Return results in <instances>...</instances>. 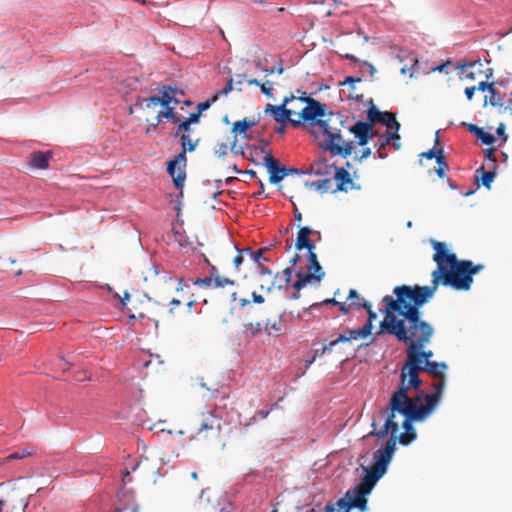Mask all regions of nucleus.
I'll use <instances>...</instances> for the list:
<instances>
[{"mask_svg": "<svg viewBox=\"0 0 512 512\" xmlns=\"http://www.w3.org/2000/svg\"><path fill=\"white\" fill-rule=\"evenodd\" d=\"M326 115H336L338 118H342V115L340 113L334 114L331 111L328 112V107L326 104L321 103L317 100H309L308 106H305L298 113V120H301L302 125L309 124L311 126L316 121L324 118Z\"/></svg>", "mask_w": 512, "mask_h": 512, "instance_id": "1a4fd4ad", "label": "nucleus"}, {"mask_svg": "<svg viewBox=\"0 0 512 512\" xmlns=\"http://www.w3.org/2000/svg\"><path fill=\"white\" fill-rule=\"evenodd\" d=\"M186 153L187 152L185 151V149H181V151L177 155H175L171 160L180 167L185 169L187 163Z\"/></svg>", "mask_w": 512, "mask_h": 512, "instance_id": "864d4df0", "label": "nucleus"}, {"mask_svg": "<svg viewBox=\"0 0 512 512\" xmlns=\"http://www.w3.org/2000/svg\"><path fill=\"white\" fill-rule=\"evenodd\" d=\"M294 272V268L287 267L282 271L281 276L279 273L275 275V279L272 282V285L269 288H288L290 285V281L292 278V274Z\"/></svg>", "mask_w": 512, "mask_h": 512, "instance_id": "4be33fe9", "label": "nucleus"}, {"mask_svg": "<svg viewBox=\"0 0 512 512\" xmlns=\"http://www.w3.org/2000/svg\"><path fill=\"white\" fill-rule=\"evenodd\" d=\"M421 371H425L433 375L434 377H438V381H443L445 383L444 370L447 369V365L444 362H429L428 364L421 365Z\"/></svg>", "mask_w": 512, "mask_h": 512, "instance_id": "5701e85b", "label": "nucleus"}, {"mask_svg": "<svg viewBox=\"0 0 512 512\" xmlns=\"http://www.w3.org/2000/svg\"><path fill=\"white\" fill-rule=\"evenodd\" d=\"M400 127H401L400 123L395 122V124H393V127L390 128V130H388V132L386 133L387 140H389L390 143L393 141H400V135H399Z\"/></svg>", "mask_w": 512, "mask_h": 512, "instance_id": "49530a36", "label": "nucleus"}, {"mask_svg": "<svg viewBox=\"0 0 512 512\" xmlns=\"http://www.w3.org/2000/svg\"><path fill=\"white\" fill-rule=\"evenodd\" d=\"M166 165L167 173L169 176H171L174 187L177 190H183L184 183L186 180L185 169L177 165L171 159L167 161Z\"/></svg>", "mask_w": 512, "mask_h": 512, "instance_id": "f3484780", "label": "nucleus"}, {"mask_svg": "<svg viewBox=\"0 0 512 512\" xmlns=\"http://www.w3.org/2000/svg\"><path fill=\"white\" fill-rule=\"evenodd\" d=\"M161 93V107L171 106V104L177 105L180 100L175 96L168 94L167 91H160Z\"/></svg>", "mask_w": 512, "mask_h": 512, "instance_id": "79ce46f5", "label": "nucleus"}, {"mask_svg": "<svg viewBox=\"0 0 512 512\" xmlns=\"http://www.w3.org/2000/svg\"><path fill=\"white\" fill-rule=\"evenodd\" d=\"M270 249V246L263 247L259 250H252L250 247L242 249L244 255H248L254 264H260V262H269V258L264 256V253Z\"/></svg>", "mask_w": 512, "mask_h": 512, "instance_id": "b1692460", "label": "nucleus"}, {"mask_svg": "<svg viewBox=\"0 0 512 512\" xmlns=\"http://www.w3.org/2000/svg\"><path fill=\"white\" fill-rule=\"evenodd\" d=\"M158 89L159 91H167L168 94H178V95H184V90L177 87V86H172V85H164V84H159L158 85Z\"/></svg>", "mask_w": 512, "mask_h": 512, "instance_id": "3c124183", "label": "nucleus"}, {"mask_svg": "<svg viewBox=\"0 0 512 512\" xmlns=\"http://www.w3.org/2000/svg\"><path fill=\"white\" fill-rule=\"evenodd\" d=\"M396 299L384 297L386 302V315H395L397 312L405 320H417L420 318L419 307L426 303L435 290H393Z\"/></svg>", "mask_w": 512, "mask_h": 512, "instance_id": "20e7f679", "label": "nucleus"}, {"mask_svg": "<svg viewBox=\"0 0 512 512\" xmlns=\"http://www.w3.org/2000/svg\"><path fill=\"white\" fill-rule=\"evenodd\" d=\"M179 194L175 195L173 199H171L170 203L173 204L175 211L177 212V215L180 214L182 210V199H183V191L179 190Z\"/></svg>", "mask_w": 512, "mask_h": 512, "instance_id": "5fc2aeb1", "label": "nucleus"}, {"mask_svg": "<svg viewBox=\"0 0 512 512\" xmlns=\"http://www.w3.org/2000/svg\"><path fill=\"white\" fill-rule=\"evenodd\" d=\"M163 365L164 362L159 355H150V359L144 363L146 369H151L154 372H159Z\"/></svg>", "mask_w": 512, "mask_h": 512, "instance_id": "f704fd0d", "label": "nucleus"}, {"mask_svg": "<svg viewBox=\"0 0 512 512\" xmlns=\"http://www.w3.org/2000/svg\"><path fill=\"white\" fill-rule=\"evenodd\" d=\"M162 108L164 109V111H162V117H165V120L177 123L180 122L181 119H183V116L176 112L174 106H166Z\"/></svg>", "mask_w": 512, "mask_h": 512, "instance_id": "72a5a7b5", "label": "nucleus"}, {"mask_svg": "<svg viewBox=\"0 0 512 512\" xmlns=\"http://www.w3.org/2000/svg\"><path fill=\"white\" fill-rule=\"evenodd\" d=\"M218 99V94H214L211 98L199 102L197 104V112L202 114L204 111L208 110Z\"/></svg>", "mask_w": 512, "mask_h": 512, "instance_id": "a18cd8bd", "label": "nucleus"}, {"mask_svg": "<svg viewBox=\"0 0 512 512\" xmlns=\"http://www.w3.org/2000/svg\"><path fill=\"white\" fill-rule=\"evenodd\" d=\"M460 126L466 128L475 137H477L479 135V133L483 130L482 127H479L476 124L467 123V122H461Z\"/></svg>", "mask_w": 512, "mask_h": 512, "instance_id": "13d9d810", "label": "nucleus"}, {"mask_svg": "<svg viewBox=\"0 0 512 512\" xmlns=\"http://www.w3.org/2000/svg\"><path fill=\"white\" fill-rule=\"evenodd\" d=\"M256 124H257L256 120H250V119L245 118L243 120L236 121L233 124L232 131L235 134H238V135H240L242 137H248L247 136L248 130L251 129Z\"/></svg>", "mask_w": 512, "mask_h": 512, "instance_id": "393cba45", "label": "nucleus"}, {"mask_svg": "<svg viewBox=\"0 0 512 512\" xmlns=\"http://www.w3.org/2000/svg\"><path fill=\"white\" fill-rule=\"evenodd\" d=\"M355 143L356 142L352 141V140H349V141L344 140V142L340 145V147L336 151L335 157L339 156L344 159L349 157L352 154L353 150L355 149Z\"/></svg>", "mask_w": 512, "mask_h": 512, "instance_id": "c756f323", "label": "nucleus"}, {"mask_svg": "<svg viewBox=\"0 0 512 512\" xmlns=\"http://www.w3.org/2000/svg\"><path fill=\"white\" fill-rule=\"evenodd\" d=\"M295 241V249L297 251L302 250H315L316 245L313 240L310 239L312 235H318V240L321 239V233L318 230L311 228L310 226H299Z\"/></svg>", "mask_w": 512, "mask_h": 512, "instance_id": "f8f14e48", "label": "nucleus"}, {"mask_svg": "<svg viewBox=\"0 0 512 512\" xmlns=\"http://www.w3.org/2000/svg\"><path fill=\"white\" fill-rule=\"evenodd\" d=\"M409 326H405V320H399L395 315H386L384 321L381 322V327L387 333L396 336V338L409 345L417 344L427 330L429 331V341L433 335V328L425 321L420 320H406Z\"/></svg>", "mask_w": 512, "mask_h": 512, "instance_id": "39448f33", "label": "nucleus"}, {"mask_svg": "<svg viewBox=\"0 0 512 512\" xmlns=\"http://www.w3.org/2000/svg\"><path fill=\"white\" fill-rule=\"evenodd\" d=\"M109 292H112V296L119 300V303L121 304L122 307H125L127 305V302L130 301L131 295L127 290H124L123 296L119 295L114 290H109Z\"/></svg>", "mask_w": 512, "mask_h": 512, "instance_id": "6e6d98bb", "label": "nucleus"}, {"mask_svg": "<svg viewBox=\"0 0 512 512\" xmlns=\"http://www.w3.org/2000/svg\"><path fill=\"white\" fill-rule=\"evenodd\" d=\"M175 280L178 282L180 288H189L190 285L209 287L212 283L211 276L190 277L188 281L185 278H176Z\"/></svg>", "mask_w": 512, "mask_h": 512, "instance_id": "412c9836", "label": "nucleus"}, {"mask_svg": "<svg viewBox=\"0 0 512 512\" xmlns=\"http://www.w3.org/2000/svg\"><path fill=\"white\" fill-rule=\"evenodd\" d=\"M271 85V82L270 81H266L264 83H261L260 85V91L268 98H273L274 95H273V91H272V88L269 86Z\"/></svg>", "mask_w": 512, "mask_h": 512, "instance_id": "0e129e2a", "label": "nucleus"}, {"mask_svg": "<svg viewBox=\"0 0 512 512\" xmlns=\"http://www.w3.org/2000/svg\"><path fill=\"white\" fill-rule=\"evenodd\" d=\"M495 148L494 147H490V148H487L486 150H484V159L486 161H490L493 164L496 165V162H497V157L495 155Z\"/></svg>", "mask_w": 512, "mask_h": 512, "instance_id": "680f3d73", "label": "nucleus"}, {"mask_svg": "<svg viewBox=\"0 0 512 512\" xmlns=\"http://www.w3.org/2000/svg\"><path fill=\"white\" fill-rule=\"evenodd\" d=\"M372 492L370 488L366 485H363V482L360 481L358 485H356L353 489H349L343 498H340L335 506L339 509H344L345 512H348L350 509H358L360 512L366 511L368 499L367 496Z\"/></svg>", "mask_w": 512, "mask_h": 512, "instance_id": "0eeeda50", "label": "nucleus"}, {"mask_svg": "<svg viewBox=\"0 0 512 512\" xmlns=\"http://www.w3.org/2000/svg\"><path fill=\"white\" fill-rule=\"evenodd\" d=\"M344 142L343 135L339 128H334L325 139L319 143V150L322 152H328L331 157H335V153Z\"/></svg>", "mask_w": 512, "mask_h": 512, "instance_id": "ddd939ff", "label": "nucleus"}, {"mask_svg": "<svg viewBox=\"0 0 512 512\" xmlns=\"http://www.w3.org/2000/svg\"><path fill=\"white\" fill-rule=\"evenodd\" d=\"M295 276V281L288 288H305L308 284L315 285L320 283L324 278L321 274L308 270L307 272L298 271Z\"/></svg>", "mask_w": 512, "mask_h": 512, "instance_id": "dca6fc26", "label": "nucleus"}, {"mask_svg": "<svg viewBox=\"0 0 512 512\" xmlns=\"http://www.w3.org/2000/svg\"><path fill=\"white\" fill-rule=\"evenodd\" d=\"M247 149H252L256 154H264L262 165L269 174V182L273 185L281 183L286 177V166L275 158L270 151L258 148L255 145L245 144Z\"/></svg>", "mask_w": 512, "mask_h": 512, "instance_id": "6e6552de", "label": "nucleus"}, {"mask_svg": "<svg viewBox=\"0 0 512 512\" xmlns=\"http://www.w3.org/2000/svg\"><path fill=\"white\" fill-rule=\"evenodd\" d=\"M199 144V139L192 141L188 134H182L180 136L181 149H185L186 152H193Z\"/></svg>", "mask_w": 512, "mask_h": 512, "instance_id": "473e14b6", "label": "nucleus"}, {"mask_svg": "<svg viewBox=\"0 0 512 512\" xmlns=\"http://www.w3.org/2000/svg\"><path fill=\"white\" fill-rule=\"evenodd\" d=\"M476 65H481V59H477V60H471V61H467V60H463L462 62H460L457 66H456V69L460 72V73H463L465 71L466 68H475Z\"/></svg>", "mask_w": 512, "mask_h": 512, "instance_id": "8fccbe9b", "label": "nucleus"}, {"mask_svg": "<svg viewBox=\"0 0 512 512\" xmlns=\"http://www.w3.org/2000/svg\"><path fill=\"white\" fill-rule=\"evenodd\" d=\"M209 276H211V280H214L215 288H222L225 285L234 286L236 284L235 281L230 278L219 276L215 266H211Z\"/></svg>", "mask_w": 512, "mask_h": 512, "instance_id": "c85d7f7f", "label": "nucleus"}, {"mask_svg": "<svg viewBox=\"0 0 512 512\" xmlns=\"http://www.w3.org/2000/svg\"><path fill=\"white\" fill-rule=\"evenodd\" d=\"M436 164H437V169L435 170L436 175L440 179H444L446 176V171L449 169V165L445 158V154L437 157Z\"/></svg>", "mask_w": 512, "mask_h": 512, "instance_id": "c9c22d12", "label": "nucleus"}, {"mask_svg": "<svg viewBox=\"0 0 512 512\" xmlns=\"http://www.w3.org/2000/svg\"><path fill=\"white\" fill-rule=\"evenodd\" d=\"M483 145L492 146L496 142L494 134L485 131L484 129L476 137Z\"/></svg>", "mask_w": 512, "mask_h": 512, "instance_id": "a19ab883", "label": "nucleus"}, {"mask_svg": "<svg viewBox=\"0 0 512 512\" xmlns=\"http://www.w3.org/2000/svg\"><path fill=\"white\" fill-rule=\"evenodd\" d=\"M371 321H368L363 327L358 329H348L344 333L340 334L335 340H333V344H338L342 342L348 341H357L363 338L368 337L372 331Z\"/></svg>", "mask_w": 512, "mask_h": 512, "instance_id": "4468645a", "label": "nucleus"}, {"mask_svg": "<svg viewBox=\"0 0 512 512\" xmlns=\"http://www.w3.org/2000/svg\"><path fill=\"white\" fill-rule=\"evenodd\" d=\"M198 429L192 436V440L203 444H213L221 438V418L212 410H206L198 416Z\"/></svg>", "mask_w": 512, "mask_h": 512, "instance_id": "423d86ee", "label": "nucleus"}, {"mask_svg": "<svg viewBox=\"0 0 512 512\" xmlns=\"http://www.w3.org/2000/svg\"><path fill=\"white\" fill-rule=\"evenodd\" d=\"M429 342V331L427 330L417 344L408 345L407 360L401 368L400 385L390 397L394 409H399L404 405L407 411H410L415 417L423 415L430 417L440 403L444 391L443 381L433 383V393L427 394L419 390L422 385V380L419 377L421 365L431 362L430 358L433 356L431 350L422 351Z\"/></svg>", "mask_w": 512, "mask_h": 512, "instance_id": "f257e3e1", "label": "nucleus"}, {"mask_svg": "<svg viewBox=\"0 0 512 512\" xmlns=\"http://www.w3.org/2000/svg\"><path fill=\"white\" fill-rule=\"evenodd\" d=\"M33 453H34V451L32 449L23 448V449L17 450L15 452L9 454L7 457L4 458V462L23 459L27 456L32 455Z\"/></svg>", "mask_w": 512, "mask_h": 512, "instance_id": "4c0bfd02", "label": "nucleus"}, {"mask_svg": "<svg viewBox=\"0 0 512 512\" xmlns=\"http://www.w3.org/2000/svg\"><path fill=\"white\" fill-rule=\"evenodd\" d=\"M363 80L360 76H346L342 82L339 83L340 86L349 85V87L354 90L355 84L359 83Z\"/></svg>", "mask_w": 512, "mask_h": 512, "instance_id": "603ef678", "label": "nucleus"}, {"mask_svg": "<svg viewBox=\"0 0 512 512\" xmlns=\"http://www.w3.org/2000/svg\"><path fill=\"white\" fill-rule=\"evenodd\" d=\"M146 108H150L152 105H160L161 106V96L159 95H151L148 98L144 99Z\"/></svg>", "mask_w": 512, "mask_h": 512, "instance_id": "e2e57ef3", "label": "nucleus"}, {"mask_svg": "<svg viewBox=\"0 0 512 512\" xmlns=\"http://www.w3.org/2000/svg\"><path fill=\"white\" fill-rule=\"evenodd\" d=\"M489 93H490V99L488 101V97L485 96L484 106H486L489 103L491 106L499 107L500 109L503 108L504 102H503V97L501 96V94L495 88L492 89Z\"/></svg>", "mask_w": 512, "mask_h": 512, "instance_id": "7c9ffc66", "label": "nucleus"}, {"mask_svg": "<svg viewBox=\"0 0 512 512\" xmlns=\"http://www.w3.org/2000/svg\"><path fill=\"white\" fill-rule=\"evenodd\" d=\"M347 301L349 303L339 302L335 298H333V299H327L323 303H325V304L331 303V304L337 305V306H339V309L343 313H348L352 307H356V308L363 307V303L361 302V301H363V299L360 298V296L357 293V290H349V294L347 296Z\"/></svg>", "mask_w": 512, "mask_h": 512, "instance_id": "2eb2a0df", "label": "nucleus"}, {"mask_svg": "<svg viewBox=\"0 0 512 512\" xmlns=\"http://www.w3.org/2000/svg\"><path fill=\"white\" fill-rule=\"evenodd\" d=\"M434 249L433 261L436 269L432 272V286L429 285H396L394 288H470L473 277L484 269L483 264H474L471 260H460L447 248L445 242L431 240Z\"/></svg>", "mask_w": 512, "mask_h": 512, "instance_id": "7ed1b4c3", "label": "nucleus"}, {"mask_svg": "<svg viewBox=\"0 0 512 512\" xmlns=\"http://www.w3.org/2000/svg\"><path fill=\"white\" fill-rule=\"evenodd\" d=\"M264 112L269 114L273 120L277 123L286 125L290 123L291 126L298 128L302 126L301 120H296L291 118L292 115L296 114V112L290 108H284V106L267 104Z\"/></svg>", "mask_w": 512, "mask_h": 512, "instance_id": "9d476101", "label": "nucleus"}, {"mask_svg": "<svg viewBox=\"0 0 512 512\" xmlns=\"http://www.w3.org/2000/svg\"><path fill=\"white\" fill-rule=\"evenodd\" d=\"M235 249L237 250V255L233 259V265L236 270L239 269V267L244 262V253L242 252V249H239L237 245H235Z\"/></svg>", "mask_w": 512, "mask_h": 512, "instance_id": "052dcab7", "label": "nucleus"}, {"mask_svg": "<svg viewBox=\"0 0 512 512\" xmlns=\"http://www.w3.org/2000/svg\"><path fill=\"white\" fill-rule=\"evenodd\" d=\"M52 157L50 151H34L30 154V165L37 169H46Z\"/></svg>", "mask_w": 512, "mask_h": 512, "instance_id": "aec40b11", "label": "nucleus"}, {"mask_svg": "<svg viewBox=\"0 0 512 512\" xmlns=\"http://www.w3.org/2000/svg\"><path fill=\"white\" fill-rule=\"evenodd\" d=\"M331 179L337 182L336 189L333 190V193L337 191L347 192V185L352 184V178L349 171L346 168L339 167L337 165L334 167V176Z\"/></svg>", "mask_w": 512, "mask_h": 512, "instance_id": "6ab92c4d", "label": "nucleus"}, {"mask_svg": "<svg viewBox=\"0 0 512 512\" xmlns=\"http://www.w3.org/2000/svg\"><path fill=\"white\" fill-rule=\"evenodd\" d=\"M348 131L357 139L359 146H366L374 137L373 125L364 120H357L353 125L349 126Z\"/></svg>", "mask_w": 512, "mask_h": 512, "instance_id": "9b49d317", "label": "nucleus"}, {"mask_svg": "<svg viewBox=\"0 0 512 512\" xmlns=\"http://www.w3.org/2000/svg\"><path fill=\"white\" fill-rule=\"evenodd\" d=\"M334 167H336V164H331L328 166H311L308 171L311 172V175L329 176L331 171L334 170Z\"/></svg>", "mask_w": 512, "mask_h": 512, "instance_id": "e433bc0d", "label": "nucleus"}, {"mask_svg": "<svg viewBox=\"0 0 512 512\" xmlns=\"http://www.w3.org/2000/svg\"><path fill=\"white\" fill-rule=\"evenodd\" d=\"M261 329V324L259 322L244 325V333L250 337H255Z\"/></svg>", "mask_w": 512, "mask_h": 512, "instance_id": "37998d69", "label": "nucleus"}, {"mask_svg": "<svg viewBox=\"0 0 512 512\" xmlns=\"http://www.w3.org/2000/svg\"><path fill=\"white\" fill-rule=\"evenodd\" d=\"M382 111L378 109L375 105H372V107H368L367 110V119L364 120V122H369L370 125H373L378 119L379 115Z\"/></svg>", "mask_w": 512, "mask_h": 512, "instance_id": "c03bdc74", "label": "nucleus"}, {"mask_svg": "<svg viewBox=\"0 0 512 512\" xmlns=\"http://www.w3.org/2000/svg\"><path fill=\"white\" fill-rule=\"evenodd\" d=\"M336 345H337V344H333V341H331V342L329 343V345H323L320 349H316V350H314V355H313V356H314L315 358H317V357H321V356H323V355L325 354V352H327V351H331V350H332V348H333L334 346H336Z\"/></svg>", "mask_w": 512, "mask_h": 512, "instance_id": "69168bd1", "label": "nucleus"}, {"mask_svg": "<svg viewBox=\"0 0 512 512\" xmlns=\"http://www.w3.org/2000/svg\"><path fill=\"white\" fill-rule=\"evenodd\" d=\"M177 124L178 126L176 129L169 133L170 137L177 138L182 134H187L191 130L184 119H181L180 122H177Z\"/></svg>", "mask_w": 512, "mask_h": 512, "instance_id": "ea45409f", "label": "nucleus"}, {"mask_svg": "<svg viewBox=\"0 0 512 512\" xmlns=\"http://www.w3.org/2000/svg\"><path fill=\"white\" fill-rule=\"evenodd\" d=\"M506 126L504 123H500L496 128V134L500 138L502 142H506L508 140V134L506 133Z\"/></svg>", "mask_w": 512, "mask_h": 512, "instance_id": "774afa93", "label": "nucleus"}, {"mask_svg": "<svg viewBox=\"0 0 512 512\" xmlns=\"http://www.w3.org/2000/svg\"><path fill=\"white\" fill-rule=\"evenodd\" d=\"M365 70H366V71H367L371 76H373V75L377 72V70H376L375 66H374L371 62H369V61H367V60H363V61H361V67H360L359 72H360L361 74H364Z\"/></svg>", "mask_w": 512, "mask_h": 512, "instance_id": "4d7b16f0", "label": "nucleus"}, {"mask_svg": "<svg viewBox=\"0 0 512 512\" xmlns=\"http://www.w3.org/2000/svg\"><path fill=\"white\" fill-rule=\"evenodd\" d=\"M497 175V165H491L489 170L480 166L475 171V182L479 185L481 183L487 189H491V185Z\"/></svg>", "mask_w": 512, "mask_h": 512, "instance_id": "a211bd4d", "label": "nucleus"}, {"mask_svg": "<svg viewBox=\"0 0 512 512\" xmlns=\"http://www.w3.org/2000/svg\"><path fill=\"white\" fill-rule=\"evenodd\" d=\"M285 329V324L282 319V316H279L277 319L271 321L268 320L265 325V330L269 335H279Z\"/></svg>", "mask_w": 512, "mask_h": 512, "instance_id": "cd10ccee", "label": "nucleus"}, {"mask_svg": "<svg viewBox=\"0 0 512 512\" xmlns=\"http://www.w3.org/2000/svg\"><path fill=\"white\" fill-rule=\"evenodd\" d=\"M140 318H141V324L145 328H148V332L150 331L151 328H153L154 331L157 332L158 326H159L158 320H155V319H152L149 317H145L143 314L140 315Z\"/></svg>", "mask_w": 512, "mask_h": 512, "instance_id": "de8ad7c7", "label": "nucleus"}, {"mask_svg": "<svg viewBox=\"0 0 512 512\" xmlns=\"http://www.w3.org/2000/svg\"><path fill=\"white\" fill-rule=\"evenodd\" d=\"M444 154V148L439 142V131H437L434 146L428 151L422 152L420 157L426 158L428 160L435 159V161H437V157Z\"/></svg>", "mask_w": 512, "mask_h": 512, "instance_id": "a878e982", "label": "nucleus"}, {"mask_svg": "<svg viewBox=\"0 0 512 512\" xmlns=\"http://www.w3.org/2000/svg\"><path fill=\"white\" fill-rule=\"evenodd\" d=\"M429 416L423 415L421 417L413 416L410 411H407L404 405L399 409H394L392 400H389L386 409V420L384 426L376 431V422L373 421L371 431L367 436H375L379 439H384L388 434L390 438L385 446L376 450L374 453V462L369 468H365L366 474L361 479L363 485L373 490L379 479L386 473L389 463L392 460L396 449V441L402 445H408L416 438V431L413 427L414 422H423Z\"/></svg>", "mask_w": 512, "mask_h": 512, "instance_id": "f03ea898", "label": "nucleus"}, {"mask_svg": "<svg viewBox=\"0 0 512 512\" xmlns=\"http://www.w3.org/2000/svg\"><path fill=\"white\" fill-rule=\"evenodd\" d=\"M331 182V178L321 179L311 182V187L321 193H325L330 189Z\"/></svg>", "mask_w": 512, "mask_h": 512, "instance_id": "58836bf2", "label": "nucleus"}, {"mask_svg": "<svg viewBox=\"0 0 512 512\" xmlns=\"http://www.w3.org/2000/svg\"><path fill=\"white\" fill-rule=\"evenodd\" d=\"M312 127L318 126L321 133L326 137L334 128L329 125V120L320 119L311 125Z\"/></svg>", "mask_w": 512, "mask_h": 512, "instance_id": "09e8293b", "label": "nucleus"}, {"mask_svg": "<svg viewBox=\"0 0 512 512\" xmlns=\"http://www.w3.org/2000/svg\"><path fill=\"white\" fill-rule=\"evenodd\" d=\"M453 65V61L447 60L432 68L433 72H440L448 74V68Z\"/></svg>", "mask_w": 512, "mask_h": 512, "instance_id": "bf43d9fd", "label": "nucleus"}, {"mask_svg": "<svg viewBox=\"0 0 512 512\" xmlns=\"http://www.w3.org/2000/svg\"><path fill=\"white\" fill-rule=\"evenodd\" d=\"M201 114L199 112L190 113L189 117L183 119L186 121L188 126L191 128L192 124H198L200 122Z\"/></svg>", "mask_w": 512, "mask_h": 512, "instance_id": "338daca9", "label": "nucleus"}, {"mask_svg": "<svg viewBox=\"0 0 512 512\" xmlns=\"http://www.w3.org/2000/svg\"><path fill=\"white\" fill-rule=\"evenodd\" d=\"M376 122L390 130V128L393 127V124L398 121L396 120L395 114H392L388 111H382L379 115V119Z\"/></svg>", "mask_w": 512, "mask_h": 512, "instance_id": "2f4dec72", "label": "nucleus"}, {"mask_svg": "<svg viewBox=\"0 0 512 512\" xmlns=\"http://www.w3.org/2000/svg\"><path fill=\"white\" fill-rule=\"evenodd\" d=\"M306 258L308 260V271H313L317 274H321L322 276H325V272L322 269V266L320 265L318 261L317 254L314 252V250L307 251Z\"/></svg>", "mask_w": 512, "mask_h": 512, "instance_id": "bb28decb", "label": "nucleus"}]
</instances>
